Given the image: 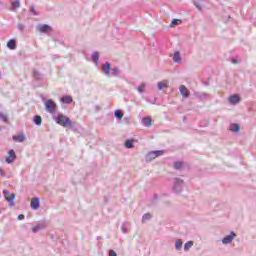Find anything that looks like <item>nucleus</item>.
<instances>
[{
	"label": "nucleus",
	"mask_w": 256,
	"mask_h": 256,
	"mask_svg": "<svg viewBox=\"0 0 256 256\" xmlns=\"http://www.w3.org/2000/svg\"><path fill=\"white\" fill-rule=\"evenodd\" d=\"M56 123L61 125V127H73V122H71V119L63 114H58Z\"/></svg>",
	"instance_id": "nucleus-1"
},
{
	"label": "nucleus",
	"mask_w": 256,
	"mask_h": 256,
	"mask_svg": "<svg viewBox=\"0 0 256 256\" xmlns=\"http://www.w3.org/2000/svg\"><path fill=\"white\" fill-rule=\"evenodd\" d=\"M44 105L48 113H55V111H57V103H55L51 99L47 100Z\"/></svg>",
	"instance_id": "nucleus-2"
},
{
	"label": "nucleus",
	"mask_w": 256,
	"mask_h": 256,
	"mask_svg": "<svg viewBox=\"0 0 256 256\" xmlns=\"http://www.w3.org/2000/svg\"><path fill=\"white\" fill-rule=\"evenodd\" d=\"M163 155V150L151 151L147 154L148 161H152V159H157V157H161Z\"/></svg>",
	"instance_id": "nucleus-3"
},
{
	"label": "nucleus",
	"mask_w": 256,
	"mask_h": 256,
	"mask_svg": "<svg viewBox=\"0 0 256 256\" xmlns=\"http://www.w3.org/2000/svg\"><path fill=\"white\" fill-rule=\"evenodd\" d=\"M38 31L40 33H53V28L47 24H43L38 26Z\"/></svg>",
	"instance_id": "nucleus-4"
},
{
	"label": "nucleus",
	"mask_w": 256,
	"mask_h": 256,
	"mask_svg": "<svg viewBox=\"0 0 256 256\" xmlns=\"http://www.w3.org/2000/svg\"><path fill=\"white\" fill-rule=\"evenodd\" d=\"M235 237H237L235 232H231L230 235H227L226 237L223 238L222 243H224V245H227L231 243V241H233Z\"/></svg>",
	"instance_id": "nucleus-5"
},
{
	"label": "nucleus",
	"mask_w": 256,
	"mask_h": 256,
	"mask_svg": "<svg viewBox=\"0 0 256 256\" xmlns=\"http://www.w3.org/2000/svg\"><path fill=\"white\" fill-rule=\"evenodd\" d=\"M4 196L6 201H8V203H13V201H15V197H16L15 193L11 194L9 190H4Z\"/></svg>",
	"instance_id": "nucleus-6"
},
{
	"label": "nucleus",
	"mask_w": 256,
	"mask_h": 256,
	"mask_svg": "<svg viewBox=\"0 0 256 256\" xmlns=\"http://www.w3.org/2000/svg\"><path fill=\"white\" fill-rule=\"evenodd\" d=\"M179 91H180L182 97H184L185 99H187V97H189V95H191V92H189V89H187V87L185 85H181L179 87Z\"/></svg>",
	"instance_id": "nucleus-7"
},
{
	"label": "nucleus",
	"mask_w": 256,
	"mask_h": 256,
	"mask_svg": "<svg viewBox=\"0 0 256 256\" xmlns=\"http://www.w3.org/2000/svg\"><path fill=\"white\" fill-rule=\"evenodd\" d=\"M228 101L231 103V105H237V103L241 101V97H239L237 94H234L229 97Z\"/></svg>",
	"instance_id": "nucleus-8"
},
{
	"label": "nucleus",
	"mask_w": 256,
	"mask_h": 256,
	"mask_svg": "<svg viewBox=\"0 0 256 256\" xmlns=\"http://www.w3.org/2000/svg\"><path fill=\"white\" fill-rule=\"evenodd\" d=\"M30 207L34 211L39 209V198H32L31 203H30Z\"/></svg>",
	"instance_id": "nucleus-9"
},
{
	"label": "nucleus",
	"mask_w": 256,
	"mask_h": 256,
	"mask_svg": "<svg viewBox=\"0 0 256 256\" xmlns=\"http://www.w3.org/2000/svg\"><path fill=\"white\" fill-rule=\"evenodd\" d=\"M8 157L6 158V162H8V163H13V161H15V158H16V156H15V151H13V150H9L8 151Z\"/></svg>",
	"instance_id": "nucleus-10"
},
{
	"label": "nucleus",
	"mask_w": 256,
	"mask_h": 256,
	"mask_svg": "<svg viewBox=\"0 0 256 256\" xmlns=\"http://www.w3.org/2000/svg\"><path fill=\"white\" fill-rule=\"evenodd\" d=\"M13 141H16L17 143H23V141H25V134H18V135H14L12 137Z\"/></svg>",
	"instance_id": "nucleus-11"
},
{
	"label": "nucleus",
	"mask_w": 256,
	"mask_h": 256,
	"mask_svg": "<svg viewBox=\"0 0 256 256\" xmlns=\"http://www.w3.org/2000/svg\"><path fill=\"white\" fill-rule=\"evenodd\" d=\"M6 45H7L8 49H11V50L17 49V42L15 41V39H10V40L7 42Z\"/></svg>",
	"instance_id": "nucleus-12"
},
{
	"label": "nucleus",
	"mask_w": 256,
	"mask_h": 256,
	"mask_svg": "<svg viewBox=\"0 0 256 256\" xmlns=\"http://www.w3.org/2000/svg\"><path fill=\"white\" fill-rule=\"evenodd\" d=\"M102 71L104 73H106V75H111V64L110 63H106L102 65Z\"/></svg>",
	"instance_id": "nucleus-13"
},
{
	"label": "nucleus",
	"mask_w": 256,
	"mask_h": 256,
	"mask_svg": "<svg viewBox=\"0 0 256 256\" xmlns=\"http://www.w3.org/2000/svg\"><path fill=\"white\" fill-rule=\"evenodd\" d=\"M169 87V81L168 80H163L161 82H158V89L160 91H163V89Z\"/></svg>",
	"instance_id": "nucleus-14"
},
{
	"label": "nucleus",
	"mask_w": 256,
	"mask_h": 256,
	"mask_svg": "<svg viewBox=\"0 0 256 256\" xmlns=\"http://www.w3.org/2000/svg\"><path fill=\"white\" fill-rule=\"evenodd\" d=\"M60 101L62 103H66L67 105H69L70 103H73V97L71 96H64L60 99Z\"/></svg>",
	"instance_id": "nucleus-15"
},
{
	"label": "nucleus",
	"mask_w": 256,
	"mask_h": 256,
	"mask_svg": "<svg viewBox=\"0 0 256 256\" xmlns=\"http://www.w3.org/2000/svg\"><path fill=\"white\" fill-rule=\"evenodd\" d=\"M240 129L241 126H239L237 123L230 125V131H233L234 133H239Z\"/></svg>",
	"instance_id": "nucleus-16"
},
{
	"label": "nucleus",
	"mask_w": 256,
	"mask_h": 256,
	"mask_svg": "<svg viewBox=\"0 0 256 256\" xmlns=\"http://www.w3.org/2000/svg\"><path fill=\"white\" fill-rule=\"evenodd\" d=\"M142 123L145 127H151V125H153L151 118H143Z\"/></svg>",
	"instance_id": "nucleus-17"
},
{
	"label": "nucleus",
	"mask_w": 256,
	"mask_h": 256,
	"mask_svg": "<svg viewBox=\"0 0 256 256\" xmlns=\"http://www.w3.org/2000/svg\"><path fill=\"white\" fill-rule=\"evenodd\" d=\"M181 19H173L170 23V27H177V25H181Z\"/></svg>",
	"instance_id": "nucleus-18"
},
{
	"label": "nucleus",
	"mask_w": 256,
	"mask_h": 256,
	"mask_svg": "<svg viewBox=\"0 0 256 256\" xmlns=\"http://www.w3.org/2000/svg\"><path fill=\"white\" fill-rule=\"evenodd\" d=\"M135 142V140H126V142H125V147L127 148V149H133V147H134V145H133V143Z\"/></svg>",
	"instance_id": "nucleus-19"
},
{
	"label": "nucleus",
	"mask_w": 256,
	"mask_h": 256,
	"mask_svg": "<svg viewBox=\"0 0 256 256\" xmlns=\"http://www.w3.org/2000/svg\"><path fill=\"white\" fill-rule=\"evenodd\" d=\"M173 59L175 63H181V55L179 54V52L174 53Z\"/></svg>",
	"instance_id": "nucleus-20"
},
{
	"label": "nucleus",
	"mask_w": 256,
	"mask_h": 256,
	"mask_svg": "<svg viewBox=\"0 0 256 256\" xmlns=\"http://www.w3.org/2000/svg\"><path fill=\"white\" fill-rule=\"evenodd\" d=\"M175 247L178 251H181L182 247H183V241L182 240H177L175 243Z\"/></svg>",
	"instance_id": "nucleus-21"
},
{
	"label": "nucleus",
	"mask_w": 256,
	"mask_h": 256,
	"mask_svg": "<svg viewBox=\"0 0 256 256\" xmlns=\"http://www.w3.org/2000/svg\"><path fill=\"white\" fill-rule=\"evenodd\" d=\"M34 123L35 125H41V123H43V119L41 118V116H35Z\"/></svg>",
	"instance_id": "nucleus-22"
},
{
	"label": "nucleus",
	"mask_w": 256,
	"mask_h": 256,
	"mask_svg": "<svg viewBox=\"0 0 256 256\" xmlns=\"http://www.w3.org/2000/svg\"><path fill=\"white\" fill-rule=\"evenodd\" d=\"M192 247H193V241H188V242L184 245L185 251H189Z\"/></svg>",
	"instance_id": "nucleus-23"
},
{
	"label": "nucleus",
	"mask_w": 256,
	"mask_h": 256,
	"mask_svg": "<svg viewBox=\"0 0 256 256\" xmlns=\"http://www.w3.org/2000/svg\"><path fill=\"white\" fill-rule=\"evenodd\" d=\"M11 5H12L13 9H17V8L21 7L19 0L12 1Z\"/></svg>",
	"instance_id": "nucleus-24"
},
{
	"label": "nucleus",
	"mask_w": 256,
	"mask_h": 256,
	"mask_svg": "<svg viewBox=\"0 0 256 256\" xmlns=\"http://www.w3.org/2000/svg\"><path fill=\"white\" fill-rule=\"evenodd\" d=\"M92 59H93L94 63H99V52H95L92 55Z\"/></svg>",
	"instance_id": "nucleus-25"
},
{
	"label": "nucleus",
	"mask_w": 256,
	"mask_h": 256,
	"mask_svg": "<svg viewBox=\"0 0 256 256\" xmlns=\"http://www.w3.org/2000/svg\"><path fill=\"white\" fill-rule=\"evenodd\" d=\"M115 117H117V119H123V112H121L120 110H116L114 112Z\"/></svg>",
	"instance_id": "nucleus-26"
},
{
	"label": "nucleus",
	"mask_w": 256,
	"mask_h": 256,
	"mask_svg": "<svg viewBox=\"0 0 256 256\" xmlns=\"http://www.w3.org/2000/svg\"><path fill=\"white\" fill-rule=\"evenodd\" d=\"M174 168L175 169H183V162H175Z\"/></svg>",
	"instance_id": "nucleus-27"
},
{
	"label": "nucleus",
	"mask_w": 256,
	"mask_h": 256,
	"mask_svg": "<svg viewBox=\"0 0 256 256\" xmlns=\"http://www.w3.org/2000/svg\"><path fill=\"white\" fill-rule=\"evenodd\" d=\"M0 121L7 123V121H8L7 115L0 113Z\"/></svg>",
	"instance_id": "nucleus-28"
},
{
	"label": "nucleus",
	"mask_w": 256,
	"mask_h": 256,
	"mask_svg": "<svg viewBox=\"0 0 256 256\" xmlns=\"http://www.w3.org/2000/svg\"><path fill=\"white\" fill-rule=\"evenodd\" d=\"M149 219H151V214L149 213L144 214L142 217V221H149Z\"/></svg>",
	"instance_id": "nucleus-29"
},
{
	"label": "nucleus",
	"mask_w": 256,
	"mask_h": 256,
	"mask_svg": "<svg viewBox=\"0 0 256 256\" xmlns=\"http://www.w3.org/2000/svg\"><path fill=\"white\" fill-rule=\"evenodd\" d=\"M138 91L139 93H143V91L145 90V84H141L140 86H138Z\"/></svg>",
	"instance_id": "nucleus-30"
},
{
	"label": "nucleus",
	"mask_w": 256,
	"mask_h": 256,
	"mask_svg": "<svg viewBox=\"0 0 256 256\" xmlns=\"http://www.w3.org/2000/svg\"><path fill=\"white\" fill-rule=\"evenodd\" d=\"M39 229H41V225H37V226L33 227L32 232L37 233V231H39Z\"/></svg>",
	"instance_id": "nucleus-31"
},
{
	"label": "nucleus",
	"mask_w": 256,
	"mask_h": 256,
	"mask_svg": "<svg viewBox=\"0 0 256 256\" xmlns=\"http://www.w3.org/2000/svg\"><path fill=\"white\" fill-rule=\"evenodd\" d=\"M30 11H32L34 15H39V12L35 11V6H31Z\"/></svg>",
	"instance_id": "nucleus-32"
},
{
	"label": "nucleus",
	"mask_w": 256,
	"mask_h": 256,
	"mask_svg": "<svg viewBox=\"0 0 256 256\" xmlns=\"http://www.w3.org/2000/svg\"><path fill=\"white\" fill-rule=\"evenodd\" d=\"M109 255L110 256H117V252H115L114 250H110Z\"/></svg>",
	"instance_id": "nucleus-33"
},
{
	"label": "nucleus",
	"mask_w": 256,
	"mask_h": 256,
	"mask_svg": "<svg viewBox=\"0 0 256 256\" xmlns=\"http://www.w3.org/2000/svg\"><path fill=\"white\" fill-rule=\"evenodd\" d=\"M112 72L114 73V75H119V69L117 68L112 69Z\"/></svg>",
	"instance_id": "nucleus-34"
},
{
	"label": "nucleus",
	"mask_w": 256,
	"mask_h": 256,
	"mask_svg": "<svg viewBox=\"0 0 256 256\" xmlns=\"http://www.w3.org/2000/svg\"><path fill=\"white\" fill-rule=\"evenodd\" d=\"M18 219H19V221H23V219H25V215L20 214V215L18 216Z\"/></svg>",
	"instance_id": "nucleus-35"
},
{
	"label": "nucleus",
	"mask_w": 256,
	"mask_h": 256,
	"mask_svg": "<svg viewBox=\"0 0 256 256\" xmlns=\"http://www.w3.org/2000/svg\"><path fill=\"white\" fill-rule=\"evenodd\" d=\"M232 63H237V60H232Z\"/></svg>",
	"instance_id": "nucleus-36"
}]
</instances>
